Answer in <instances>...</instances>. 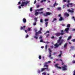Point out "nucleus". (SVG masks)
Listing matches in <instances>:
<instances>
[{"label":"nucleus","instance_id":"f257e3e1","mask_svg":"<svg viewBox=\"0 0 75 75\" xmlns=\"http://www.w3.org/2000/svg\"><path fill=\"white\" fill-rule=\"evenodd\" d=\"M43 67H46V68L41 69V72H43V71H44L45 69H46V71H49V69H48V65L45 64Z\"/></svg>","mask_w":75,"mask_h":75},{"label":"nucleus","instance_id":"f03ea898","mask_svg":"<svg viewBox=\"0 0 75 75\" xmlns=\"http://www.w3.org/2000/svg\"><path fill=\"white\" fill-rule=\"evenodd\" d=\"M40 34H42V32L40 31L39 30L38 32H36L35 34V36L34 37V38H36V39H38V36Z\"/></svg>","mask_w":75,"mask_h":75},{"label":"nucleus","instance_id":"7ed1b4c3","mask_svg":"<svg viewBox=\"0 0 75 75\" xmlns=\"http://www.w3.org/2000/svg\"><path fill=\"white\" fill-rule=\"evenodd\" d=\"M62 38V37H60L59 38V40L57 41V43H61V44L63 43L64 40L63 39H61Z\"/></svg>","mask_w":75,"mask_h":75},{"label":"nucleus","instance_id":"20e7f679","mask_svg":"<svg viewBox=\"0 0 75 75\" xmlns=\"http://www.w3.org/2000/svg\"><path fill=\"white\" fill-rule=\"evenodd\" d=\"M29 4V2L28 1H22L21 3V5L22 7H23L24 6V5H27L28 4Z\"/></svg>","mask_w":75,"mask_h":75},{"label":"nucleus","instance_id":"39448f33","mask_svg":"<svg viewBox=\"0 0 75 75\" xmlns=\"http://www.w3.org/2000/svg\"><path fill=\"white\" fill-rule=\"evenodd\" d=\"M60 35H64V33H55V35L56 36H57V37H59V36H60Z\"/></svg>","mask_w":75,"mask_h":75},{"label":"nucleus","instance_id":"423d86ee","mask_svg":"<svg viewBox=\"0 0 75 75\" xmlns=\"http://www.w3.org/2000/svg\"><path fill=\"white\" fill-rule=\"evenodd\" d=\"M62 68L63 71H67V66L64 65L63 67H62Z\"/></svg>","mask_w":75,"mask_h":75},{"label":"nucleus","instance_id":"0eeeda50","mask_svg":"<svg viewBox=\"0 0 75 75\" xmlns=\"http://www.w3.org/2000/svg\"><path fill=\"white\" fill-rule=\"evenodd\" d=\"M61 43H57L55 44L54 45L55 46V47L56 48H57L59 46V45H61Z\"/></svg>","mask_w":75,"mask_h":75},{"label":"nucleus","instance_id":"6e6552de","mask_svg":"<svg viewBox=\"0 0 75 75\" xmlns=\"http://www.w3.org/2000/svg\"><path fill=\"white\" fill-rule=\"evenodd\" d=\"M46 14H44V16H45V17H47V16L51 15V14H52V13L49 12H46Z\"/></svg>","mask_w":75,"mask_h":75},{"label":"nucleus","instance_id":"1a4fd4ad","mask_svg":"<svg viewBox=\"0 0 75 75\" xmlns=\"http://www.w3.org/2000/svg\"><path fill=\"white\" fill-rule=\"evenodd\" d=\"M49 57H51V56L52 55V51H51V49H49Z\"/></svg>","mask_w":75,"mask_h":75},{"label":"nucleus","instance_id":"9d476101","mask_svg":"<svg viewBox=\"0 0 75 75\" xmlns=\"http://www.w3.org/2000/svg\"><path fill=\"white\" fill-rule=\"evenodd\" d=\"M65 31L66 32V33H69V28H65Z\"/></svg>","mask_w":75,"mask_h":75},{"label":"nucleus","instance_id":"9b49d317","mask_svg":"<svg viewBox=\"0 0 75 75\" xmlns=\"http://www.w3.org/2000/svg\"><path fill=\"white\" fill-rule=\"evenodd\" d=\"M57 5H58V4H57V2L55 1L54 4L53 5V6L54 7H55V6H57Z\"/></svg>","mask_w":75,"mask_h":75},{"label":"nucleus","instance_id":"f8f14e48","mask_svg":"<svg viewBox=\"0 0 75 75\" xmlns=\"http://www.w3.org/2000/svg\"><path fill=\"white\" fill-rule=\"evenodd\" d=\"M64 16H66V17H68L69 15V14H68L67 12H66L64 13Z\"/></svg>","mask_w":75,"mask_h":75},{"label":"nucleus","instance_id":"ddd939ff","mask_svg":"<svg viewBox=\"0 0 75 75\" xmlns=\"http://www.w3.org/2000/svg\"><path fill=\"white\" fill-rule=\"evenodd\" d=\"M68 11H69V12H71L72 13H74V11L73 10H71L70 9H68Z\"/></svg>","mask_w":75,"mask_h":75},{"label":"nucleus","instance_id":"4468645a","mask_svg":"<svg viewBox=\"0 0 75 75\" xmlns=\"http://www.w3.org/2000/svg\"><path fill=\"white\" fill-rule=\"evenodd\" d=\"M62 52L61 51L60 54L58 55V57H59L60 58H61V55H62Z\"/></svg>","mask_w":75,"mask_h":75},{"label":"nucleus","instance_id":"2eb2a0df","mask_svg":"<svg viewBox=\"0 0 75 75\" xmlns=\"http://www.w3.org/2000/svg\"><path fill=\"white\" fill-rule=\"evenodd\" d=\"M64 20L63 18H62V17H60L59 20V21H62V20Z\"/></svg>","mask_w":75,"mask_h":75},{"label":"nucleus","instance_id":"dca6fc26","mask_svg":"<svg viewBox=\"0 0 75 75\" xmlns=\"http://www.w3.org/2000/svg\"><path fill=\"white\" fill-rule=\"evenodd\" d=\"M23 23H26V19L25 18H23Z\"/></svg>","mask_w":75,"mask_h":75},{"label":"nucleus","instance_id":"f3484780","mask_svg":"<svg viewBox=\"0 0 75 75\" xmlns=\"http://www.w3.org/2000/svg\"><path fill=\"white\" fill-rule=\"evenodd\" d=\"M67 45H68V44L67 43H65L64 45V48H66Z\"/></svg>","mask_w":75,"mask_h":75},{"label":"nucleus","instance_id":"a211bd4d","mask_svg":"<svg viewBox=\"0 0 75 75\" xmlns=\"http://www.w3.org/2000/svg\"><path fill=\"white\" fill-rule=\"evenodd\" d=\"M57 10H61V7H58L57 8Z\"/></svg>","mask_w":75,"mask_h":75},{"label":"nucleus","instance_id":"6ab92c4d","mask_svg":"<svg viewBox=\"0 0 75 75\" xmlns=\"http://www.w3.org/2000/svg\"><path fill=\"white\" fill-rule=\"evenodd\" d=\"M44 10V8H41L39 9H38V11H42V10Z\"/></svg>","mask_w":75,"mask_h":75},{"label":"nucleus","instance_id":"aec40b11","mask_svg":"<svg viewBox=\"0 0 75 75\" xmlns=\"http://www.w3.org/2000/svg\"><path fill=\"white\" fill-rule=\"evenodd\" d=\"M71 36H69L68 38L67 39V40L68 41V40H71Z\"/></svg>","mask_w":75,"mask_h":75},{"label":"nucleus","instance_id":"412c9836","mask_svg":"<svg viewBox=\"0 0 75 75\" xmlns=\"http://www.w3.org/2000/svg\"><path fill=\"white\" fill-rule=\"evenodd\" d=\"M38 14H39V12H35V16H38Z\"/></svg>","mask_w":75,"mask_h":75},{"label":"nucleus","instance_id":"4be33fe9","mask_svg":"<svg viewBox=\"0 0 75 75\" xmlns=\"http://www.w3.org/2000/svg\"><path fill=\"white\" fill-rule=\"evenodd\" d=\"M67 28H69L71 27V25L69 24H68L67 26Z\"/></svg>","mask_w":75,"mask_h":75},{"label":"nucleus","instance_id":"5701e85b","mask_svg":"<svg viewBox=\"0 0 75 75\" xmlns=\"http://www.w3.org/2000/svg\"><path fill=\"white\" fill-rule=\"evenodd\" d=\"M58 64H55V67H56V68H57V67H58Z\"/></svg>","mask_w":75,"mask_h":75},{"label":"nucleus","instance_id":"b1692460","mask_svg":"<svg viewBox=\"0 0 75 75\" xmlns=\"http://www.w3.org/2000/svg\"><path fill=\"white\" fill-rule=\"evenodd\" d=\"M50 33V31L47 30L46 33H45L44 34V35H45V34H47V33Z\"/></svg>","mask_w":75,"mask_h":75},{"label":"nucleus","instance_id":"393cba45","mask_svg":"<svg viewBox=\"0 0 75 75\" xmlns=\"http://www.w3.org/2000/svg\"><path fill=\"white\" fill-rule=\"evenodd\" d=\"M48 22H46L45 23V24L46 25V27H47V26H48Z\"/></svg>","mask_w":75,"mask_h":75},{"label":"nucleus","instance_id":"a878e982","mask_svg":"<svg viewBox=\"0 0 75 75\" xmlns=\"http://www.w3.org/2000/svg\"><path fill=\"white\" fill-rule=\"evenodd\" d=\"M46 0H42L41 1V3H43V2H45Z\"/></svg>","mask_w":75,"mask_h":75},{"label":"nucleus","instance_id":"bb28decb","mask_svg":"<svg viewBox=\"0 0 75 75\" xmlns=\"http://www.w3.org/2000/svg\"><path fill=\"white\" fill-rule=\"evenodd\" d=\"M42 75H46L47 74V73L46 72H43L42 73Z\"/></svg>","mask_w":75,"mask_h":75},{"label":"nucleus","instance_id":"cd10ccee","mask_svg":"<svg viewBox=\"0 0 75 75\" xmlns=\"http://www.w3.org/2000/svg\"><path fill=\"white\" fill-rule=\"evenodd\" d=\"M34 19L36 22H37V18H34Z\"/></svg>","mask_w":75,"mask_h":75},{"label":"nucleus","instance_id":"c85d7f7f","mask_svg":"<svg viewBox=\"0 0 75 75\" xmlns=\"http://www.w3.org/2000/svg\"><path fill=\"white\" fill-rule=\"evenodd\" d=\"M56 20H57V19L56 18H54L53 19V20L52 21V22H54V21H56Z\"/></svg>","mask_w":75,"mask_h":75},{"label":"nucleus","instance_id":"c756f323","mask_svg":"<svg viewBox=\"0 0 75 75\" xmlns=\"http://www.w3.org/2000/svg\"><path fill=\"white\" fill-rule=\"evenodd\" d=\"M27 30H28V31H31V28H28L27 29Z\"/></svg>","mask_w":75,"mask_h":75},{"label":"nucleus","instance_id":"7c9ffc66","mask_svg":"<svg viewBox=\"0 0 75 75\" xmlns=\"http://www.w3.org/2000/svg\"><path fill=\"white\" fill-rule=\"evenodd\" d=\"M47 47H48V45H46L45 46V49H46V50H47Z\"/></svg>","mask_w":75,"mask_h":75},{"label":"nucleus","instance_id":"2f4dec72","mask_svg":"<svg viewBox=\"0 0 75 75\" xmlns=\"http://www.w3.org/2000/svg\"><path fill=\"white\" fill-rule=\"evenodd\" d=\"M67 7H69V3L67 4Z\"/></svg>","mask_w":75,"mask_h":75},{"label":"nucleus","instance_id":"473e14b6","mask_svg":"<svg viewBox=\"0 0 75 75\" xmlns=\"http://www.w3.org/2000/svg\"><path fill=\"white\" fill-rule=\"evenodd\" d=\"M40 23H42V22H43V20H42V19H40Z\"/></svg>","mask_w":75,"mask_h":75},{"label":"nucleus","instance_id":"72a5a7b5","mask_svg":"<svg viewBox=\"0 0 75 75\" xmlns=\"http://www.w3.org/2000/svg\"><path fill=\"white\" fill-rule=\"evenodd\" d=\"M71 41H72V42H75V39H74L71 40Z\"/></svg>","mask_w":75,"mask_h":75},{"label":"nucleus","instance_id":"f704fd0d","mask_svg":"<svg viewBox=\"0 0 75 75\" xmlns=\"http://www.w3.org/2000/svg\"><path fill=\"white\" fill-rule=\"evenodd\" d=\"M69 5H70V6H72V5H73V4L72 3H69Z\"/></svg>","mask_w":75,"mask_h":75},{"label":"nucleus","instance_id":"c9c22d12","mask_svg":"<svg viewBox=\"0 0 75 75\" xmlns=\"http://www.w3.org/2000/svg\"><path fill=\"white\" fill-rule=\"evenodd\" d=\"M45 21H48V19H45Z\"/></svg>","mask_w":75,"mask_h":75},{"label":"nucleus","instance_id":"e433bc0d","mask_svg":"<svg viewBox=\"0 0 75 75\" xmlns=\"http://www.w3.org/2000/svg\"><path fill=\"white\" fill-rule=\"evenodd\" d=\"M57 68H58L59 69H61L62 68H61V67H60L58 66V67H57Z\"/></svg>","mask_w":75,"mask_h":75},{"label":"nucleus","instance_id":"4c0bfd02","mask_svg":"<svg viewBox=\"0 0 75 75\" xmlns=\"http://www.w3.org/2000/svg\"><path fill=\"white\" fill-rule=\"evenodd\" d=\"M32 10H33V8H32V7H31L30 8V11H32Z\"/></svg>","mask_w":75,"mask_h":75},{"label":"nucleus","instance_id":"58836bf2","mask_svg":"<svg viewBox=\"0 0 75 75\" xmlns=\"http://www.w3.org/2000/svg\"><path fill=\"white\" fill-rule=\"evenodd\" d=\"M49 35H49V34L47 35L46 36V38H47V37H49Z\"/></svg>","mask_w":75,"mask_h":75},{"label":"nucleus","instance_id":"ea45409f","mask_svg":"<svg viewBox=\"0 0 75 75\" xmlns=\"http://www.w3.org/2000/svg\"><path fill=\"white\" fill-rule=\"evenodd\" d=\"M39 58L40 59H41V55H40L39 57Z\"/></svg>","mask_w":75,"mask_h":75},{"label":"nucleus","instance_id":"a19ab883","mask_svg":"<svg viewBox=\"0 0 75 75\" xmlns=\"http://www.w3.org/2000/svg\"><path fill=\"white\" fill-rule=\"evenodd\" d=\"M33 25L34 26L36 25V22L33 23Z\"/></svg>","mask_w":75,"mask_h":75},{"label":"nucleus","instance_id":"79ce46f5","mask_svg":"<svg viewBox=\"0 0 75 75\" xmlns=\"http://www.w3.org/2000/svg\"><path fill=\"white\" fill-rule=\"evenodd\" d=\"M43 13H44V12L43 11H42L40 12H39V14H43Z\"/></svg>","mask_w":75,"mask_h":75},{"label":"nucleus","instance_id":"37998d69","mask_svg":"<svg viewBox=\"0 0 75 75\" xmlns=\"http://www.w3.org/2000/svg\"><path fill=\"white\" fill-rule=\"evenodd\" d=\"M20 29L21 30H23V27H22V26H21Z\"/></svg>","mask_w":75,"mask_h":75},{"label":"nucleus","instance_id":"c03bdc74","mask_svg":"<svg viewBox=\"0 0 75 75\" xmlns=\"http://www.w3.org/2000/svg\"><path fill=\"white\" fill-rule=\"evenodd\" d=\"M24 28H25V25H24L23 26V30H25L24 29Z\"/></svg>","mask_w":75,"mask_h":75},{"label":"nucleus","instance_id":"a18cd8bd","mask_svg":"<svg viewBox=\"0 0 75 75\" xmlns=\"http://www.w3.org/2000/svg\"><path fill=\"white\" fill-rule=\"evenodd\" d=\"M42 30V28H40V30L39 31H41V30Z\"/></svg>","mask_w":75,"mask_h":75},{"label":"nucleus","instance_id":"49530a36","mask_svg":"<svg viewBox=\"0 0 75 75\" xmlns=\"http://www.w3.org/2000/svg\"><path fill=\"white\" fill-rule=\"evenodd\" d=\"M40 5H38L37 6V8H39V7H40Z\"/></svg>","mask_w":75,"mask_h":75},{"label":"nucleus","instance_id":"de8ad7c7","mask_svg":"<svg viewBox=\"0 0 75 75\" xmlns=\"http://www.w3.org/2000/svg\"><path fill=\"white\" fill-rule=\"evenodd\" d=\"M70 2V1L68 0L67 1V3H69V2Z\"/></svg>","mask_w":75,"mask_h":75},{"label":"nucleus","instance_id":"09e8293b","mask_svg":"<svg viewBox=\"0 0 75 75\" xmlns=\"http://www.w3.org/2000/svg\"><path fill=\"white\" fill-rule=\"evenodd\" d=\"M28 35H26V38H28Z\"/></svg>","mask_w":75,"mask_h":75},{"label":"nucleus","instance_id":"8fccbe9b","mask_svg":"<svg viewBox=\"0 0 75 75\" xmlns=\"http://www.w3.org/2000/svg\"><path fill=\"white\" fill-rule=\"evenodd\" d=\"M42 36H40L39 38V39H42Z\"/></svg>","mask_w":75,"mask_h":75},{"label":"nucleus","instance_id":"3c124183","mask_svg":"<svg viewBox=\"0 0 75 75\" xmlns=\"http://www.w3.org/2000/svg\"><path fill=\"white\" fill-rule=\"evenodd\" d=\"M54 36H52L51 37V38H52V39H54Z\"/></svg>","mask_w":75,"mask_h":75},{"label":"nucleus","instance_id":"603ef678","mask_svg":"<svg viewBox=\"0 0 75 75\" xmlns=\"http://www.w3.org/2000/svg\"><path fill=\"white\" fill-rule=\"evenodd\" d=\"M64 32V31L63 30H61L60 31L61 33H63V32Z\"/></svg>","mask_w":75,"mask_h":75},{"label":"nucleus","instance_id":"864d4df0","mask_svg":"<svg viewBox=\"0 0 75 75\" xmlns=\"http://www.w3.org/2000/svg\"><path fill=\"white\" fill-rule=\"evenodd\" d=\"M58 16L59 17H61V14H59L58 15Z\"/></svg>","mask_w":75,"mask_h":75},{"label":"nucleus","instance_id":"5fc2aeb1","mask_svg":"<svg viewBox=\"0 0 75 75\" xmlns=\"http://www.w3.org/2000/svg\"><path fill=\"white\" fill-rule=\"evenodd\" d=\"M38 73H40V72H41V71L40 70H38Z\"/></svg>","mask_w":75,"mask_h":75},{"label":"nucleus","instance_id":"6e6d98bb","mask_svg":"<svg viewBox=\"0 0 75 75\" xmlns=\"http://www.w3.org/2000/svg\"><path fill=\"white\" fill-rule=\"evenodd\" d=\"M64 62H62V65H64Z\"/></svg>","mask_w":75,"mask_h":75},{"label":"nucleus","instance_id":"4d7b16f0","mask_svg":"<svg viewBox=\"0 0 75 75\" xmlns=\"http://www.w3.org/2000/svg\"><path fill=\"white\" fill-rule=\"evenodd\" d=\"M18 4H21V2H19Z\"/></svg>","mask_w":75,"mask_h":75},{"label":"nucleus","instance_id":"13d9d810","mask_svg":"<svg viewBox=\"0 0 75 75\" xmlns=\"http://www.w3.org/2000/svg\"><path fill=\"white\" fill-rule=\"evenodd\" d=\"M40 42H43V40H40Z\"/></svg>","mask_w":75,"mask_h":75},{"label":"nucleus","instance_id":"bf43d9fd","mask_svg":"<svg viewBox=\"0 0 75 75\" xmlns=\"http://www.w3.org/2000/svg\"><path fill=\"white\" fill-rule=\"evenodd\" d=\"M36 1H36V0L34 2V4H35L36 3Z\"/></svg>","mask_w":75,"mask_h":75},{"label":"nucleus","instance_id":"052dcab7","mask_svg":"<svg viewBox=\"0 0 75 75\" xmlns=\"http://www.w3.org/2000/svg\"><path fill=\"white\" fill-rule=\"evenodd\" d=\"M72 31H75V29H72Z\"/></svg>","mask_w":75,"mask_h":75},{"label":"nucleus","instance_id":"680f3d73","mask_svg":"<svg viewBox=\"0 0 75 75\" xmlns=\"http://www.w3.org/2000/svg\"><path fill=\"white\" fill-rule=\"evenodd\" d=\"M46 43L47 44H49L50 43V42H46Z\"/></svg>","mask_w":75,"mask_h":75},{"label":"nucleus","instance_id":"e2e57ef3","mask_svg":"<svg viewBox=\"0 0 75 75\" xmlns=\"http://www.w3.org/2000/svg\"><path fill=\"white\" fill-rule=\"evenodd\" d=\"M65 8V7L64 6V5L63 6V8Z\"/></svg>","mask_w":75,"mask_h":75},{"label":"nucleus","instance_id":"0e129e2a","mask_svg":"<svg viewBox=\"0 0 75 75\" xmlns=\"http://www.w3.org/2000/svg\"><path fill=\"white\" fill-rule=\"evenodd\" d=\"M25 33H27V30H25Z\"/></svg>","mask_w":75,"mask_h":75},{"label":"nucleus","instance_id":"69168bd1","mask_svg":"<svg viewBox=\"0 0 75 75\" xmlns=\"http://www.w3.org/2000/svg\"><path fill=\"white\" fill-rule=\"evenodd\" d=\"M56 61H59V59H56Z\"/></svg>","mask_w":75,"mask_h":75},{"label":"nucleus","instance_id":"338daca9","mask_svg":"<svg viewBox=\"0 0 75 75\" xmlns=\"http://www.w3.org/2000/svg\"><path fill=\"white\" fill-rule=\"evenodd\" d=\"M21 8V6H19L18 7L19 8Z\"/></svg>","mask_w":75,"mask_h":75},{"label":"nucleus","instance_id":"774afa93","mask_svg":"<svg viewBox=\"0 0 75 75\" xmlns=\"http://www.w3.org/2000/svg\"><path fill=\"white\" fill-rule=\"evenodd\" d=\"M73 63H75V61H73Z\"/></svg>","mask_w":75,"mask_h":75}]
</instances>
